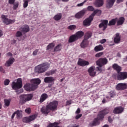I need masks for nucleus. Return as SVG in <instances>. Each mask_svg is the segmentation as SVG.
<instances>
[{
	"label": "nucleus",
	"instance_id": "1",
	"mask_svg": "<svg viewBox=\"0 0 127 127\" xmlns=\"http://www.w3.org/2000/svg\"><path fill=\"white\" fill-rule=\"evenodd\" d=\"M109 114V109L106 108L105 109L100 111L98 115V118L94 119L92 123L90 124L91 127H94V126H98L100 124V120H102L104 118V116Z\"/></svg>",
	"mask_w": 127,
	"mask_h": 127
},
{
	"label": "nucleus",
	"instance_id": "2",
	"mask_svg": "<svg viewBox=\"0 0 127 127\" xmlns=\"http://www.w3.org/2000/svg\"><path fill=\"white\" fill-rule=\"evenodd\" d=\"M11 87L13 90H15L17 94H20V93L23 92V89H19L20 88H22V80L21 78H18L16 82L13 81Z\"/></svg>",
	"mask_w": 127,
	"mask_h": 127
},
{
	"label": "nucleus",
	"instance_id": "3",
	"mask_svg": "<svg viewBox=\"0 0 127 127\" xmlns=\"http://www.w3.org/2000/svg\"><path fill=\"white\" fill-rule=\"evenodd\" d=\"M49 67H50V64L48 63L40 64L35 67V72L39 73H44V72H45Z\"/></svg>",
	"mask_w": 127,
	"mask_h": 127
},
{
	"label": "nucleus",
	"instance_id": "4",
	"mask_svg": "<svg viewBox=\"0 0 127 127\" xmlns=\"http://www.w3.org/2000/svg\"><path fill=\"white\" fill-rule=\"evenodd\" d=\"M19 98L20 104H21V105H23V104H25L26 102H29V101H31L32 100V98H33V94H22L20 95Z\"/></svg>",
	"mask_w": 127,
	"mask_h": 127
},
{
	"label": "nucleus",
	"instance_id": "5",
	"mask_svg": "<svg viewBox=\"0 0 127 127\" xmlns=\"http://www.w3.org/2000/svg\"><path fill=\"white\" fill-rule=\"evenodd\" d=\"M92 36V33L87 32L85 34L84 36V39L82 41V43L80 44V46L84 48L88 44V39Z\"/></svg>",
	"mask_w": 127,
	"mask_h": 127
},
{
	"label": "nucleus",
	"instance_id": "6",
	"mask_svg": "<svg viewBox=\"0 0 127 127\" xmlns=\"http://www.w3.org/2000/svg\"><path fill=\"white\" fill-rule=\"evenodd\" d=\"M24 88L26 91H28L29 92H31V91H34L37 89V85H34L32 83H26L24 86Z\"/></svg>",
	"mask_w": 127,
	"mask_h": 127
},
{
	"label": "nucleus",
	"instance_id": "7",
	"mask_svg": "<svg viewBox=\"0 0 127 127\" xmlns=\"http://www.w3.org/2000/svg\"><path fill=\"white\" fill-rule=\"evenodd\" d=\"M58 106V101H54L50 102L48 105V108H49L51 111L54 112V111H56L57 110V107Z\"/></svg>",
	"mask_w": 127,
	"mask_h": 127
},
{
	"label": "nucleus",
	"instance_id": "8",
	"mask_svg": "<svg viewBox=\"0 0 127 127\" xmlns=\"http://www.w3.org/2000/svg\"><path fill=\"white\" fill-rule=\"evenodd\" d=\"M108 64V59L106 58H101L96 62V64L99 67H103L104 65Z\"/></svg>",
	"mask_w": 127,
	"mask_h": 127
},
{
	"label": "nucleus",
	"instance_id": "9",
	"mask_svg": "<svg viewBox=\"0 0 127 127\" xmlns=\"http://www.w3.org/2000/svg\"><path fill=\"white\" fill-rule=\"evenodd\" d=\"M93 19V17L91 15L89 18L85 19L83 21V25L84 26H90V25H91V23L92 22Z\"/></svg>",
	"mask_w": 127,
	"mask_h": 127
},
{
	"label": "nucleus",
	"instance_id": "10",
	"mask_svg": "<svg viewBox=\"0 0 127 127\" xmlns=\"http://www.w3.org/2000/svg\"><path fill=\"white\" fill-rule=\"evenodd\" d=\"M117 77L118 80H125V79H127V72H119L117 74Z\"/></svg>",
	"mask_w": 127,
	"mask_h": 127
},
{
	"label": "nucleus",
	"instance_id": "11",
	"mask_svg": "<svg viewBox=\"0 0 127 127\" xmlns=\"http://www.w3.org/2000/svg\"><path fill=\"white\" fill-rule=\"evenodd\" d=\"M1 18L2 21L4 22V23H5V24H10V23H13L15 22V20H10L6 18V16L4 15H1Z\"/></svg>",
	"mask_w": 127,
	"mask_h": 127
},
{
	"label": "nucleus",
	"instance_id": "12",
	"mask_svg": "<svg viewBox=\"0 0 127 127\" xmlns=\"http://www.w3.org/2000/svg\"><path fill=\"white\" fill-rule=\"evenodd\" d=\"M36 119V115H32L29 117H25L23 119V122L24 123H30V122H32V121H34Z\"/></svg>",
	"mask_w": 127,
	"mask_h": 127
},
{
	"label": "nucleus",
	"instance_id": "13",
	"mask_svg": "<svg viewBox=\"0 0 127 127\" xmlns=\"http://www.w3.org/2000/svg\"><path fill=\"white\" fill-rule=\"evenodd\" d=\"M116 89L118 90L119 91H122L123 90H125L127 88V83H118L116 86Z\"/></svg>",
	"mask_w": 127,
	"mask_h": 127
},
{
	"label": "nucleus",
	"instance_id": "14",
	"mask_svg": "<svg viewBox=\"0 0 127 127\" xmlns=\"http://www.w3.org/2000/svg\"><path fill=\"white\" fill-rule=\"evenodd\" d=\"M88 72L89 74V75L91 77H95L96 76V71H95V66H91L88 69Z\"/></svg>",
	"mask_w": 127,
	"mask_h": 127
},
{
	"label": "nucleus",
	"instance_id": "15",
	"mask_svg": "<svg viewBox=\"0 0 127 127\" xmlns=\"http://www.w3.org/2000/svg\"><path fill=\"white\" fill-rule=\"evenodd\" d=\"M77 64L79 66H82V67H84L85 66H87V65H89V63L87 61H86L82 59H79L77 62Z\"/></svg>",
	"mask_w": 127,
	"mask_h": 127
},
{
	"label": "nucleus",
	"instance_id": "16",
	"mask_svg": "<svg viewBox=\"0 0 127 127\" xmlns=\"http://www.w3.org/2000/svg\"><path fill=\"white\" fill-rule=\"evenodd\" d=\"M31 83L34 86H37V88H38V85L41 83V80L39 78H34L31 80Z\"/></svg>",
	"mask_w": 127,
	"mask_h": 127
},
{
	"label": "nucleus",
	"instance_id": "17",
	"mask_svg": "<svg viewBox=\"0 0 127 127\" xmlns=\"http://www.w3.org/2000/svg\"><path fill=\"white\" fill-rule=\"evenodd\" d=\"M108 20H104L102 21V23L99 25L100 28H102V27H103V30H105L106 28H107L108 26Z\"/></svg>",
	"mask_w": 127,
	"mask_h": 127
},
{
	"label": "nucleus",
	"instance_id": "18",
	"mask_svg": "<svg viewBox=\"0 0 127 127\" xmlns=\"http://www.w3.org/2000/svg\"><path fill=\"white\" fill-rule=\"evenodd\" d=\"M85 13H86V10H82L78 12L75 15V18H82V17L84 16V14H85Z\"/></svg>",
	"mask_w": 127,
	"mask_h": 127
},
{
	"label": "nucleus",
	"instance_id": "19",
	"mask_svg": "<svg viewBox=\"0 0 127 127\" xmlns=\"http://www.w3.org/2000/svg\"><path fill=\"white\" fill-rule=\"evenodd\" d=\"M94 4L96 7H101L104 5V0H96Z\"/></svg>",
	"mask_w": 127,
	"mask_h": 127
},
{
	"label": "nucleus",
	"instance_id": "20",
	"mask_svg": "<svg viewBox=\"0 0 127 127\" xmlns=\"http://www.w3.org/2000/svg\"><path fill=\"white\" fill-rule=\"evenodd\" d=\"M124 112V108L122 107L115 108L113 111L114 114H122Z\"/></svg>",
	"mask_w": 127,
	"mask_h": 127
},
{
	"label": "nucleus",
	"instance_id": "21",
	"mask_svg": "<svg viewBox=\"0 0 127 127\" xmlns=\"http://www.w3.org/2000/svg\"><path fill=\"white\" fill-rule=\"evenodd\" d=\"M115 1H116V0H107L106 7L108 8H111L114 5Z\"/></svg>",
	"mask_w": 127,
	"mask_h": 127
},
{
	"label": "nucleus",
	"instance_id": "22",
	"mask_svg": "<svg viewBox=\"0 0 127 127\" xmlns=\"http://www.w3.org/2000/svg\"><path fill=\"white\" fill-rule=\"evenodd\" d=\"M14 62V58H11L8 61H7L5 64L6 67H9Z\"/></svg>",
	"mask_w": 127,
	"mask_h": 127
},
{
	"label": "nucleus",
	"instance_id": "23",
	"mask_svg": "<svg viewBox=\"0 0 127 127\" xmlns=\"http://www.w3.org/2000/svg\"><path fill=\"white\" fill-rule=\"evenodd\" d=\"M50 111H51L50 110V109L49 108V107H48V105H47L46 107H43L42 109H41V112L42 113H43V114H47L49 113Z\"/></svg>",
	"mask_w": 127,
	"mask_h": 127
},
{
	"label": "nucleus",
	"instance_id": "24",
	"mask_svg": "<svg viewBox=\"0 0 127 127\" xmlns=\"http://www.w3.org/2000/svg\"><path fill=\"white\" fill-rule=\"evenodd\" d=\"M55 79L54 77L52 76L50 77H46L44 78V82L45 83H53V82H54V80Z\"/></svg>",
	"mask_w": 127,
	"mask_h": 127
},
{
	"label": "nucleus",
	"instance_id": "25",
	"mask_svg": "<svg viewBox=\"0 0 127 127\" xmlns=\"http://www.w3.org/2000/svg\"><path fill=\"white\" fill-rule=\"evenodd\" d=\"M48 98V95L46 93H43L40 97V103H43Z\"/></svg>",
	"mask_w": 127,
	"mask_h": 127
},
{
	"label": "nucleus",
	"instance_id": "26",
	"mask_svg": "<svg viewBox=\"0 0 127 127\" xmlns=\"http://www.w3.org/2000/svg\"><path fill=\"white\" fill-rule=\"evenodd\" d=\"M121 42V36L119 33H117L114 37L115 43H120Z\"/></svg>",
	"mask_w": 127,
	"mask_h": 127
},
{
	"label": "nucleus",
	"instance_id": "27",
	"mask_svg": "<svg viewBox=\"0 0 127 127\" xmlns=\"http://www.w3.org/2000/svg\"><path fill=\"white\" fill-rule=\"evenodd\" d=\"M20 31L22 32H28L29 31V27L27 25H25L21 28H20Z\"/></svg>",
	"mask_w": 127,
	"mask_h": 127
},
{
	"label": "nucleus",
	"instance_id": "28",
	"mask_svg": "<svg viewBox=\"0 0 127 127\" xmlns=\"http://www.w3.org/2000/svg\"><path fill=\"white\" fill-rule=\"evenodd\" d=\"M74 35L76 37L77 39H79V38H81L84 36V33L83 31H78L74 34Z\"/></svg>",
	"mask_w": 127,
	"mask_h": 127
},
{
	"label": "nucleus",
	"instance_id": "29",
	"mask_svg": "<svg viewBox=\"0 0 127 127\" xmlns=\"http://www.w3.org/2000/svg\"><path fill=\"white\" fill-rule=\"evenodd\" d=\"M113 68L114 70H116V71H117L118 74H119L121 70H122V67H121L120 65L117 64H115L113 65Z\"/></svg>",
	"mask_w": 127,
	"mask_h": 127
},
{
	"label": "nucleus",
	"instance_id": "30",
	"mask_svg": "<svg viewBox=\"0 0 127 127\" xmlns=\"http://www.w3.org/2000/svg\"><path fill=\"white\" fill-rule=\"evenodd\" d=\"M76 40H78V39H77V37L74 35H72L69 37V39L68 40L69 43H72V42H74V41H76Z\"/></svg>",
	"mask_w": 127,
	"mask_h": 127
},
{
	"label": "nucleus",
	"instance_id": "31",
	"mask_svg": "<svg viewBox=\"0 0 127 127\" xmlns=\"http://www.w3.org/2000/svg\"><path fill=\"white\" fill-rule=\"evenodd\" d=\"M102 50H104V47L101 45L97 46L94 48V51H95V52H98V51H102Z\"/></svg>",
	"mask_w": 127,
	"mask_h": 127
},
{
	"label": "nucleus",
	"instance_id": "32",
	"mask_svg": "<svg viewBox=\"0 0 127 127\" xmlns=\"http://www.w3.org/2000/svg\"><path fill=\"white\" fill-rule=\"evenodd\" d=\"M101 13H102V11L101 10L96 9L94 11L91 15L94 17L95 14H97V15H101Z\"/></svg>",
	"mask_w": 127,
	"mask_h": 127
},
{
	"label": "nucleus",
	"instance_id": "33",
	"mask_svg": "<svg viewBox=\"0 0 127 127\" xmlns=\"http://www.w3.org/2000/svg\"><path fill=\"white\" fill-rule=\"evenodd\" d=\"M62 49V45L59 44L54 49V52H58V51H60Z\"/></svg>",
	"mask_w": 127,
	"mask_h": 127
},
{
	"label": "nucleus",
	"instance_id": "34",
	"mask_svg": "<svg viewBox=\"0 0 127 127\" xmlns=\"http://www.w3.org/2000/svg\"><path fill=\"white\" fill-rule=\"evenodd\" d=\"M61 18H62V14L61 13H58L54 17V19L57 21L60 20Z\"/></svg>",
	"mask_w": 127,
	"mask_h": 127
},
{
	"label": "nucleus",
	"instance_id": "35",
	"mask_svg": "<svg viewBox=\"0 0 127 127\" xmlns=\"http://www.w3.org/2000/svg\"><path fill=\"white\" fill-rule=\"evenodd\" d=\"M124 22H125V18L121 17L118 19L117 21V25H122Z\"/></svg>",
	"mask_w": 127,
	"mask_h": 127
},
{
	"label": "nucleus",
	"instance_id": "36",
	"mask_svg": "<svg viewBox=\"0 0 127 127\" xmlns=\"http://www.w3.org/2000/svg\"><path fill=\"white\" fill-rule=\"evenodd\" d=\"M55 46V44L54 43H50L47 47V50H49L50 49H53V48Z\"/></svg>",
	"mask_w": 127,
	"mask_h": 127
},
{
	"label": "nucleus",
	"instance_id": "37",
	"mask_svg": "<svg viewBox=\"0 0 127 127\" xmlns=\"http://www.w3.org/2000/svg\"><path fill=\"white\" fill-rule=\"evenodd\" d=\"M30 1V0H23V7L26 8L28 6V2Z\"/></svg>",
	"mask_w": 127,
	"mask_h": 127
},
{
	"label": "nucleus",
	"instance_id": "38",
	"mask_svg": "<svg viewBox=\"0 0 127 127\" xmlns=\"http://www.w3.org/2000/svg\"><path fill=\"white\" fill-rule=\"evenodd\" d=\"M58 125V123H54L50 124L47 127H60L59 126H57Z\"/></svg>",
	"mask_w": 127,
	"mask_h": 127
},
{
	"label": "nucleus",
	"instance_id": "39",
	"mask_svg": "<svg viewBox=\"0 0 127 127\" xmlns=\"http://www.w3.org/2000/svg\"><path fill=\"white\" fill-rule=\"evenodd\" d=\"M117 22V20L116 19H113L109 21L108 25H115L116 24V22Z\"/></svg>",
	"mask_w": 127,
	"mask_h": 127
},
{
	"label": "nucleus",
	"instance_id": "40",
	"mask_svg": "<svg viewBox=\"0 0 127 127\" xmlns=\"http://www.w3.org/2000/svg\"><path fill=\"white\" fill-rule=\"evenodd\" d=\"M56 72V70H53L46 73V76H51Z\"/></svg>",
	"mask_w": 127,
	"mask_h": 127
},
{
	"label": "nucleus",
	"instance_id": "41",
	"mask_svg": "<svg viewBox=\"0 0 127 127\" xmlns=\"http://www.w3.org/2000/svg\"><path fill=\"white\" fill-rule=\"evenodd\" d=\"M4 105L6 107H8L10 104V100L4 99Z\"/></svg>",
	"mask_w": 127,
	"mask_h": 127
},
{
	"label": "nucleus",
	"instance_id": "42",
	"mask_svg": "<svg viewBox=\"0 0 127 127\" xmlns=\"http://www.w3.org/2000/svg\"><path fill=\"white\" fill-rule=\"evenodd\" d=\"M13 4V9L15 10L16 9V8H17V7H18V5H19V2H18V1H16Z\"/></svg>",
	"mask_w": 127,
	"mask_h": 127
},
{
	"label": "nucleus",
	"instance_id": "43",
	"mask_svg": "<svg viewBox=\"0 0 127 127\" xmlns=\"http://www.w3.org/2000/svg\"><path fill=\"white\" fill-rule=\"evenodd\" d=\"M76 25H71L68 27V29H69L70 30H74V29H76Z\"/></svg>",
	"mask_w": 127,
	"mask_h": 127
},
{
	"label": "nucleus",
	"instance_id": "44",
	"mask_svg": "<svg viewBox=\"0 0 127 127\" xmlns=\"http://www.w3.org/2000/svg\"><path fill=\"white\" fill-rule=\"evenodd\" d=\"M15 36L16 37H20V36H22V33L20 31H18L16 33Z\"/></svg>",
	"mask_w": 127,
	"mask_h": 127
},
{
	"label": "nucleus",
	"instance_id": "45",
	"mask_svg": "<svg viewBox=\"0 0 127 127\" xmlns=\"http://www.w3.org/2000/svg\"><path fill=\"white\" fill-rule=\"evenodd\" d=\"M94 9L95 8H94V7L92 5L87 7V10H89V11H94Z\"/></svg>",
	"mask_w": 127,
	"mask_h": 127
},
{
	"label": "nucleus",
	"instance_id": "46",
	"mask_svg": "<svg viewBox=\"0 0 127 127\" xmlns=\"http://www.w3.org/2000/svg\"><path fill=\"white\" fill-rule=\"evenodd\" d=\"M9 82H10V81H9V79H5V80L4 81V85L5 86H7L8 85H9Z\"/></svg>",
	"mask_w": 127,
	"mask_h": 127
},
{
	"label": "nucleus",
	"instance_id": "47",
	"mask_svg": "<svg viewBox=\"0 0 127 127\" xmlns=\"http://www.w3.org/2000/svg\"><path fill=\"white\" fill-rule=\"evenodd\" d=\"M21 113H22V111H17L16 112V114L17 115V116L19 118L20 117H21Z\"/></svg>",
	"mask_w": 127,
	"mask_h": 127
},
{
	"label": "nucleus",
	"instance_id": "48",
	"mask_svg": "<svg viewBox=\"0 0 127 127\" xmlns=\"http://www.w3.org/2000/svg\"><path fill=\"white\" fill-rule=\"evenodd\" d=\"M25 112L26 114H30L31 113V109L30 108H28L25 110Z\"/></svg>",
	"mask_w": 127,
	"mask_h": 127
},
{
	"label": "nucleus",
	"instance_id": "49",
	"mask_svg": "<svg viewBox=\"0 0 127 127\" xmlns=\"http://www.w3.org/2000/svg\"><path fill=\"white\" fill-rule=\"evenodd\" d=\"M97 69H98V71H99L100 73H101V72H103L104 71V69H103V67L102 66H98L97 67Z\"/></svg>",
	"mask_w": 127,
	"mask_h": 127
},
{
	"label": "nucleus",
	"instance_id": "50",
	"mask_svg": "<svg viewBox=\"0 0 127 127\" xmlns=\"http://www.w3.org/2000/svg\"><path fill=\"white\" fill-rule=\"evenodd\" d=\"M103 54H104V53H103V52L98 53L96 54L95 57H97V58L101 57V56H102V55H103Z\"/></svg>",
	"mask_w": 127,
	"mask_h": 127
},
{
	"label": "nucleus",
	"instance_id": "51",
	"mask_svg": "<svg viewBox=\"0 0 127 127\" xmlns=\"http://www.w3.org/2000/svg\"><path fill=\"white\" fill-rule=\"evenodd\" d=\"M85 1H84L83 2H81V3H78L77 4V6H78V7H80V6H83V5H84V3H85Z\"/></svg>",
	"mask_w": 127,
	"mask_h": 127
},
{
	"label": "nucleus",
	"instance_id": "52",
	"mask_svg": "<svg viewBox=\"0 0 127 127\" xmlns=\"http://www.w3.org/2000/svg\"><path fill=\"white\" fill-rule=\"evenodd\" d=\"M38 53V50H36L33 52V55L34 56H36V55H37V53Z\"/></svg>",
	"mask_w": 127,
	"mask_h": 127
},
{
	"label": "nucleus",
	"instance_id": "53",
	"mask_svg": "<svg viewBox=\"0 0 127 127\" xmlns=\"http://www.w3.org/2000/svg\"><path fill=\"white\" fill-rule=\"evenodd\" d=\"M81 117H82V114H77L76 115V116L75 117V119H76V120H78V119H80V118H81Z\"/></svg>",
	"mask_w": 127,
	"mask_h": 127
},
{
	"label": "nucleus",
	"instance_id": "54",
	"mask_svg": "<svg viewBox=\"0 0 127 127\" xmlns=\"http://www.w3.org/2000/svg\"><path fill=\"white\" fill-rule=\"evenodd\" d=\"M15 0H9L8 2L10 4H13Z\"/></svg>",
	"mask_w": 127,
	"mask_h": 127
},
{
	"label": "nucleus",
	"instance_id": "55",
	"mask_svg": "<svg viewBox=\"0 0 127 127\" xmlns=\"http://www.w3.org/2000/svg\"><path fill=\"white\" fill-rule=\"evenodd\" d=\"M106 41L107 40H106V39H103L100 40V43H101V44H104V43H105Z\"/></svg>",
	"mask_w": 127,
	"mask_h": 127
},
{
	"label": "nucleus",
	"instance_id": "56",
	"mask_svg": "<svg viewBox=\"0 0 127 127\" xmlns=\"http://www.w3.org/2000/svg\"><path fill=\"white\" fill-rule=\"evenodd\" d=\"M0 72H2V73H4V69L2 67V66H0Z\"/></svg>",
	"mask_w": 127,
	"mask_h": 127
},
{
	"label": "nucleus",
	"instance_id": "57",
	"mask_svg": "<svg viewBox=\"0 0 127 127\" xmlns=\"http://www.w3.org/2000/svg\"><path fill=\"white\" fill-rule=\"evenodd\" d=\"M109 95H110L111 98H113L114 96H115V94H114V92H111L109 93Z\"/></svg>",
	"mask_w": 127,
	"mask_h": 127
},
{
	"label": "nucleus",
	"instance_id": "58",
	"mask_svg": "<svg viewBox=\"0 0 127 127\" xmlns=\"http://www.w3.org/2000/svg\"><path fill=\"white\" fill-rule=\"evenodd\" d=\"M81 112V110H80V108H78L76 111L75 112V114H80Z\"/></svg>",
	"mask_w": 127,
	"mask_h": 127
},
{
	"label": "nucleus",
	"instance_id": "59",
	"mask_svg": "<svg viewBox=\"0 0 127 127\" xmlns=\"http://www.w3.org/2000/svg\"><path fill=\"white\" fill-rule=\"evenodd\" d=\"M124 0H117V3H120V2H123Z\"/></svg>",
	"mask_w": 127,
	"mask_h": 127
},
{
	"label": "nucleus",
	"instance_id": "60",
	"mask_svg": "<svg viewBox=\"0 0 127 127\" xmlns=\"http://www.w3.org/2000/svg\"><path fill=\"white\" fill-rule=\"evenodd\" d=\"M108 122H109V123H112V122H113V120H112V118H111L110 117H108Z\"/></svg>",
	"mask_w": 127,
	"mask_h": 127
},
{
	"label": "nucleus",
	"instance_id": "61",
	"mask_svg": "<svg viewBox=\"0 0 127 127\" xmlns=\"http://www.w3.org/2000/svg\"><path fill=\"white\" fill-rule=\"evenodd\" d=\"M16 112H14L13 114H12V116H11V119H13V118H14V117H15V115H16Z\"/></svg>",
	"mask_w": 127,
	"mask_h": 127
},
{
	"label": "nucleus",
	"instance_id": "62",
	"mask_svg": "<svg viewBox=\"0 0 127 127\" xmlns=\"http://www.w3.org/2000/svg\"><path fill=\"white\" fill-rule=\"evenodd\" d=\"M7 56H9L10 57H11V56H12V54L10 53H8L7 54Z\"/></svg>",
	"mask_w": 127,
	"mask_h": 127
},
{
	"label": "nucleus",
	"instance_id": "63",
	"mask_svg": "<svg viewBox=\"0 0 127 127\" xmlns=\"http://www.w3.org/2000/svg\"><path fill=\"white\" fill-rule=\"evenodd\" d=\"M109 100H108V101H106V99H103L102 100V103L103 104H104V103H107V102H109Z\"/></svg>",
	"mask_w": 127,
	"mask_h": 127
},
{
	"label": "nucleus",
	"instance_id": "64",
	"mask_svg": "<svg viewBox=\"0 0 127 127\" xmlns=\"http://www.w3.org/2000/svg\"><path fill=\"white\" fill-rule=\"evenodd\" d=\"M123 61L124 62H127V57H126L125 58H124Z\"/></svg>",
	"mask_w": 127,
	"mask_h": 127
}]
</instances>
